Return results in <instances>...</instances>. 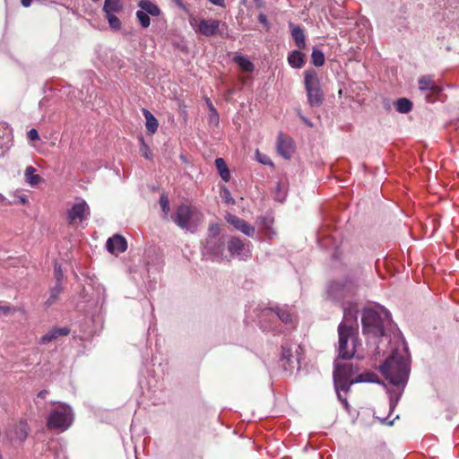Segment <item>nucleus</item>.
Segmentation results:
<instances>
[{"label":"nucleus","mask_w":459,"mask_h":459,"mask_svg":"<svg viewBox=\"0 0 459 459\" xmlns=\"http://www.w3.org/2000/svg\"><path fill=\"white\" fill-rule=\"evenodd\" d=\"M384 377L393 385L404 388L410 375V358L404 345L395 348L392 354L379 367Z\"/></svg>","instance_id":"obj_2"},{"label":"nucleus","mask_w":459,"mask_h":459,"mask_svg":"<svg viewBox=\"0 0 459 459\" xmlns=\"http://www.w3.org/2000/svg\"><path fill=\"white\" fill-rule=\"evenodd\" d=\"M353 382H355V383H380V380H379L377 375H376L375 373L365 372V373L357 375L354 377Z\"/></svg>","instance_id":"obj_28"},{"label":"nucleus","mask_w":459,"mask_h":459,"mask_svg":"<svg viewBox=\"0 0 459 459\" xmlns=\"http://www.w3.org/2000/svg\"><path fill=\"white\" fill-rule=\"evenodd\" d=\"M171 219L179 228L194 232L203 221V214L195 207L181 204L177 208Z\"/></svg>","instance_id":"obj_7"},{"label":"nucleus","mask_w":459,"mask_h":459,"mask_svg":"<svg viewBox=\"0 0 459 459\" xmlns=\"http://www.w3.org/2000/svg\"><path fill=\"white\" fill-rule=\"evenodd\" d=\"M214 164L222 180L229 182L230 179V172L225 160L222 158H217Z\"/></svg>","instance_id":"obj_25"},{"label":"nucleus","mask_w":459,"mask_h":459,"mask_svg":"<svg viewBox=\"0 0 459 459\" xmlns=\"http://www.w3.org/2000/svg\"><path fill=\"white\" fill-rule=\"evenodd\" d=\"M251 242L238 237H231L227 243V248L231 256L246 260L251 256Z\"/></svg>","instance_id":"obj_12"},{"label":"nucleus","mask_w":459,"mask_h":459,"mask_svg":"<svg viewBox=\"0 0 459 459\" xmlns=\"http://www.w3.org/2000/svg\"><path fill=\"white\" fill-rule=\"evenodd\" d=\"M264 231L265 235L269 236V238H271V233L274 234V232L269 227L264 228Z\"/></svg>","instance_id":"obj_49"},{"label":"nucleus","mask_w":459,"mask_h":459,"mask_svg":"<svg viewBox=\"0 0 459 459\" xmlns=\"http://www.w3.org/2000/svg\"><path fill=\"white\" fill-rule=\"evenodd\" d=\"M221 229L218 224H212L209 228V236L208 238H217L220 234Z\"/></svg>","instance_id":"obj_40"},{"label":"nucleus","mask_w":459,"mask_h":459,"mask_svg":"<svg viewBox=\"0 0 459 459\" xmlns=\"http://www.w3.org/2000/svg\"><path fill=\"white\" fill-rule=\"evenodd\" d=\"M254 4L255 7L259 9L265 7V2L264 0H254Z\"/></svg>","instance_id":"obj_46"},{"label":"nucleus","mask_w":459,"mask_h":459,"mask_svg":"<svg viewBox=\"0 0 459 459\" xmlns=\"http://www.w3.org/2000/svg\"><path fill=\"white\" fill-rule=\"evenodd\" d=\"M296 360H299L296 358ZM295 358L292 354V344L289 341H284L281 343V354L278 360L279 367L284 371H291L294 368Z\"/></svg>","instance_id":"obj_15"},{"label":"nucleus","mask_w":459,"mask_h":459,"mask_svg":"<svg viewBox=\"0 0 459 459\" xmlns=\"http://www.w3.org/2000/svg\"><path fill=\"white\" fill-rule=\"evenodd\" d=\"M343 318L338 326V359H351L356 353L358 342V308L350 301L342 303Z\"/></svg>","instance_id":"obj_1"},{"label":"nucleus","mask_w":459,"mask_h":459,"mask_svg":"<svg viewBox=\"0 0 459 459\" xmlns=\"http://www.w3.org/2000/svg\"><path fill=\"white\" fill-rule=\"evenodd\" d=\"M143 113L146 120V129L151 134H153L154 133H156L159 126L158 120L149 110L145 108L143 109Z\"/></svg>","instance_id":"obj_24"},{"label":"nucleus","mask_w":459,"mask_h":459,"mask_svg":"<svg viewBox=\"0 0 459 459\" xmlns=\"http://www.w3.org/2000/svg\"><path fill=\"white\" fill-rule=\"evenodd\" d=\"M106 247L108 252L111 254L124 253L127 248L126 239L121 235L116 234L109 238L106 243Z\"/></svg>","instance_id":"obj_18"},{"label":"nucleus","mask_w":459,"mask_h":459,"mask_svg":"<svg viewBox=\"0 0 459 459\" xmlns=\"http://www.w3.org/2000/svg\"><path fill=\"white\" fill-rule=\"evenodd\" d=\"M0 204H9L10 203L9 202H5L4 196L0 194Z\"/></svg>","instance_id":"obj_51"},{"label":"nucleus","mask_w":459,"mask_h":459,"mask_svg":"<svg viewBox=\"0 0 459 459\" xmlns=\"http://www.w3.org/2000/svg\"><path fill=\"white\" fill-rule=\"evenodd\" d=\"M74 421L72 408L65 403H58L49 413L47 426L50 429L66 430Z\"/></svg>","instance_id":"obj_8"},{"label":"nucleus","mask_w":459,"mask_h":459,"mask_svg":"<svg viewBox=\"0 0 459 459\" xmlns=\"http://www.w3.org/2000/svg\"><path fill=\"white\" fill-rule=\"evenodd\" d=\"M300 117L304 123H306L309 126H312V124L309 122V120L307 118H306L305 117H302V116Z\"/></svg>","instance_id":"obj_50"},{"label":"nucleus","mask_w":459,"mask_h":459,"mask_svg":"<svg viewBox=\"0 0 459 459\" xmlns=\"http://www.w3.org/2000/svg\"><path fill=\"white\" fill-rule=\"evenodd\" d=\"M258 21L260 23H262L267 30L269 29V22L267 20V17L264 13H260L258 15Z\"/></svg>","instance_id":"obj_44"},{"label":"nucleus","mask_w":459,"mask_h":459,"mask_svg":"<svg viewBox=\"0 0 459 459\" xmlns=\"http://www.w3.org/2000/svg\"><path fill=\"white\" fill-rule=\"evenodd\" d=\"M224 242L218 238H207L203 247V255L212 261H222L224 259Z\"/></svg>","instance_id":"obj_11"},{"label":"nucleus","mask_w":459,"mask_h":459,"mask_svg":"<svg viewBox=\"0 0 459 459\" xmlns=\"http://www.w3.org/2000/svg\"><path fill=\"white\" fill-rule=\"evenodd\" d=\"M138 6L140 7L141 11H144L146 13L152 16H159L160 14V9L159 6L150 0L139 1Z\"/></svg>","instance_id":"obj_22"},{"label":"nucleus","mask_w":459,"mask_h":459,"mask_svg":"<svg viewBox=\"0 0 459 459\" xmlns=\"http://www.w3.org/2000/svg\"><path fill=\"white\" fill-rule=\"evenodd\" d=\"M26 182L30 186H37L40 181V177L36 174V169L29 166L25 169Z\"/></svg>","instance_id":"obj_30"},{"label":"nucleus","mask_w":459,"mask_h":459,"mask_svg":"<svg viewBox=\"0 0 459 459\" xmlns=\"http://www.w3.org/2000/svg\"><path fill=\"white\" fill-rule=\"evenodd\" d=\"M281 186L282 184L277 185V192L275 194V199L280 202H283L286 196V193L284 190L281 189Z\"/></svg>","instance_id":"obj_41"},{"label":"nucleus","mask_w":459,"mask_h":459,"mask_svg":"<svg viewBox=\"0 0 459 459\" xmlns=\"http://www.w3.org/2000/svg\"><path fill=\"white\" fill-rule=\"evenodd\" d=\"M108 24L111 29L118 30L121 28V22L115 14L106 15Z\"/></svg>","instance_id":"obj_37"},{"label":"nucleus","mask_w":459,"mask_h":459,"mask_svg":"<svg viewBox=\"0 0 459 459\" xmlns=\"http://www.w3.org/2000/svg\"><path fill=\"white\" fill-rule=\"evenodd\" d=\"M140 141H141L140 152H141L142 155L147 160L152 159V151L150 150L149 146L145 143L143 137L140 138Z\"/></svg>","instance_id":"obj_39"},{"label":"nucleus","mask_w":459,"mask_h":459,"mask_svg":"<svg viewBox=\"0 0 459 459\" xmlns=\"http://www.w3.org/2000/svg\"><path fill=\"white\" fill-rule=\"evenodd\" d=\"M236 63L246 72H252L254 65L247 58L238 56L235 57Z\"/></svg>","instance_id":"obj_33"},{"label":"nucleus","mask_w":459,"mask_h":459,"mask_svg":"<svg viewBox=\"0 0 459 459\" xmlns=\"http://www.w3.org/2000/svg\"><path fill=\"white\" fill-rule=\"evenodd\" d=\"M211 3H212L215 5L218 6H224L225 0H209Z\"/></svg>","instance_id":"obj_47"},{"label":"nucleus","mask_w":459,"mask_h":459,"mask_svg":"<svg viewBox=\"0 0 459 459\" xmlns=\"http://www.w3.org/2000/svg\"><path fill=\"white\" fill-rule=\"evenodd\" d=\"M386 424H388V425H392V424H393V421L386 422Z\"/></svg>","instance_id":"obj_56"},{"label":"nucleus","mask_w":459,"mask_h":459,"mask_svg":"<svg viewBox=\"0 0 459 459\" xmlns=\"http://www.w3.org/2000/svg\"><path fill=\"white\" fill-rule=\"evenodd\" d=\"M277 151L283 158L290 159L294 152L292 139L280 133L277 140Z\"/></svg>","instance_id":"obj_17"},{"label":"nucleus","mask_w":459,"mask_h":459,"mask_svg":"<svg viewBox=\"0 0 459 459\" xmlns=\"http://www.w3.org/2000/svg\"><path fill=\"white\" fill-rule=\"evenodd\" d=\"M32 0H21L22 4L24 7H29L31 4Z\"/></svg>","instance_id":"obj_48"},{"label":"nucleus","mask_w":459,"mask_h":459,"mask_svg":"<svg viewBox=\"0 0 459 459\" xmlns=\"http://www.w3.org/2000/svg\"><path fill=\"white\" fill-rule=\"evenodd\" d=\"M401 390H392L389 391V400H390V410L393 411L394 408L398 403L403 388L400 387Z\"/></svg>","instance_id":"obj_34"},{"label":"nucleus","mask_w":459,"mask_h":459,"mask_svg":"<svg viewBox=\"0 0 459 459\" xmlns=\"http://www.w3.org/2000/svg\"><path fill=\"white\" fill-rule=\"evenodd\" d=\"M90 207L85 201L74 204L67 212L69 224H77L88 219Z\"/></svg>","instance_id":"obj_14"},{"label":"nucleus","mask_w":459,"mask_h":459,"mask_svg":"<svg viewBox=\"0 0 459 459\" xmlns=\"http://www.w3.org/2000/svg\"><path fill=\"white\" fill-rule=\"evenodd\" d=\"M295 315L288 306H276L275 307H264L259 314V325L263 331L281 333L277 323L286 325L288 328L294 327Z\"/></svg>","instance_id":"obj_4"},{"label":"nucleus","mask_w":459,"mask_h":459,"mask_svg":"<svg viewBox=\"0 0 459 459\" xmlns=\"http://www.w3.org/2000/svg\"><path fill=\"white\" fill-rule=\"evenodd\" d=\"M225 219L229 224L232 225L236 230H239L244 235L249 238L255 237L256 230L255 227L247 223L245 220L233 214H227Z\"/></svg>","instance_id":"obj_16"},{"label":"nucleus","mask_w":459,"mask_h":459,"mask_svg":"<svg viewBox=\"0 0 459 459\" xmlns=\"http://www.w3.org/2000/svg\"><path fill=\"white\" fill-rule=\"evenodd\" d=\"M135 14H136V17H137L140 24L142 25V27L147 28L150 26V23H151V20L149 17L150 14H148V13H146V12L141 11V10H138Z\"/></svg>","instance_id":"obj_35"},{"label":"nucleus","mask_w":459,"mask_h":459,"mask_svg":"<svg viewBox=\"0 0 459 459\" xmlns=\"http://www.w3.org/2000/svg\"><path fill=\"white\" fill-rule=\"evenodd\" d=\"M20 203L25 204L27 203V198L25 196H21Z\"/></svg>","instance_id":"obj_53"},{"label":"nucleus","mask_w":459,"mask_h":459,"mask_svg":"<svg viewBox=\"0 0 459 459\" xmlns=\"http://www.w3.org/2000/svg\"><path fill=\"white\" fill-rule=\"evenodd\" d=\"M62 291V286L60 282H56V284L50 290V296L46 301V306H51L58 298L59 294Z\"/></svg>","instance_id":"obj_31"},{"label":"nucleus","mask_w":459,"mask_h":459,"mask_svg":"<svg viewBox=\"0 0 459 459\" xmlns=\"http://www.w3.org/2000/svg\"><path fill=\"white\" fill-rule=\"evenodd\" d=\"M289 26L296 46L299 49H304L306 48V40L302 28L299 25L293 24L292 22H290Z\"/></svg>","instance_id":"obj_21"},{"label":"nucleus","mask_w":459,"mask_h":459,"mask_svg":"<svg viewBox=\"0 0 459 459\" xmlns=\"http://www.w3.org/2000/svg\"><path fill=\"white\" fill-rule=\"evenodd\" d=\"M55 277H56L57 282H60V281L63 278V272L61 269V265L58 264L57 263L55 264Z\"/></svg>","instance_id":"obj_42"},{"label":"nucleus","mask_w":459,"mask_h":459,"mask_svg":"<svg viewBox=\"0 0 459 459\" xmlns=\"http://www.w3.org/2000/svg\"><path fill=\"white\" fill-rule=\"evenodd\" d=\"M395 108L399 113L407 114L412 109V102L406 98H400L395 102Z\"/></svg>","instance_id":"obj_29"},{"label":"nucleus","mask_w":459,"mask_h":459,"mask_svg":"<svg viewBox=\"0 0 459 459\" xmlns=\"http://www.w3.org/2000/svg\"><path fill=\"white\" fill-rule=\"evenodd\" d=\"M221 196L227 204H234L235 201L231 196L230 190L225 186H221Z\"/></svg>","instance_id":"obj_36"},{"label":"nucleus","mask_w":459,"mask_h":459,"mask_svg":"<svg viewBox=\"0 0 459 459\" xmlns=\"http://www.w3.org/2000/svg\"><path fill=\"white\" fill-rule=\"evenodd\" d=\"M30 428L26 421L21 420L14 429L15 438L23 442L29 435Z\"/></svg>","instance_id":"obj_27"},{"label":"nucleus","mask_w":459,"mask_h":459,"mask_svg":"<svg viewBox=\"0 0 459 459\" xmlns=\"http://www.w3.org/2000/svg\"><path fill=\"white\" fill-rule=\"evenodd\" d=\"M159 203L164 213V216L167 217L169 212V201L168 196L165 195H161Z\"/></svg>","instance_id":"obj_38"},{"label":"nucleus","mask_w":459,"mask_h":459,"mask_svg":"<svg viewBox=\"0 0 459 459\" xmlns=\"http://www.w3.org/2000/svg\"><path fill=\"white\" fill-rule=\"evenodd\" d=\"M69 333H70V329L67 327H54L40 338L39 343H41V344L48 343V342L57 339L59 336L68 335Z\"/></svg>","instance_id":"obj_20"},{"label":"nucleus","mask_w":459,"mask_h":459,"mask_svg":"<svg viewBox=\"0 0 459 459\" xmlns=\"http://www.w3.org/2000/svg\"><path fill=\"white\" fill-rule=\"evenodd\" d=\"M260 161H261L263 164H267V163H269V162H268V159H267V158L263 159V160H262V159H260Z\"/></svg>","instance_id":"obj_55"},{"label":"nucleus","mask_w":459,"mask_h":459,"mask_svg":"<svg viewBox=\"0 0 459 459\" xmlns=\"http://www.w3.org/2000/svg\"><path fill=\"white\" fill-rule=\"evenodd\" d=\"M13 308L9 306H0V316H7Z\"/></svg>","instance_id":"obj_45"},{"label":"nucleus","mask_w":459,"mask_h":459,"mask_svg":"<svg viewBox=\"0 0 459 459\" xmlns=\"http://www.w3.org/2000/svg\"><path fill=\"white\" fill-rule=\"evenodd\" d=\"M359 285V281L357 277H346L333 281L327 285L326 297L333 302H343L357 293Z\"/></svg>","instance_id":"obj_6"},{"label":"nucleus","mask_w":459,"mask_h":459,"mask_svg":"<svg viewBox=\"0 0 459 459\" xmlns=\"http://www.w3.org/2000/svg\"><path fill=\"white\" fill-rule=\"evenodd\" d=\"M27 135L30 141H35V140L39 139V133L34 128H31L30 130H29L27 133Z\"/></svg>","instance_id":"obj_43"},{"label":"nucleus","mask_w":459,"mask_h":459,"mask_svg":"<svg viewBox=\"0 0 459 459\" xmlns=\"http://www.w3.org/2000/svg\"><path fill=\"white\" fill-rule=\"evenodd\" d=\"M305 55L299 50H293L288 56V63L293 68H301L304 65Z\"/></svg>","instance_id":"obj_23"},{"label":"nucleus","mask_w":459,"mask_h":459,"mask_svg":"<svg viewBox=\"0 0 459 459\" xmlns=\"http://www.w3.org/2000/svg\"><path fill=\"white\" fill-rule=\"evenodd\" d=\"M391 320L386 308L377 303L369 304L362 309V333L368 338L379 339L385 335V328Z\"/></svg>","instance_id":"obj_3"},{"label":"nucleus","mask_w":459,"mask_h":459,"mask_svg":"<svg viewBox=\"0 0 459 459\" xmlns=\"http://www.w3.org/2000/svg\"><path fill=\"white\" fill-rule=\"evenodd\" d=\"M122 10L120 0H105L103 12L106 15L115 14Z\"/></svg>","instance_id":"obj_26"},{"label":"nucleus","mask_w":459,"mask_h":459,"mask_svg":"<svg viewBox=\"0 0 459 459\" xmlns=\"http://www.w3.org/2000/svg\"><path fill=\"white\" fill-rule=\"evenodd\" d=\"M419 90L424 94L428 102H433L434 97L437 96L442 88L437 85L432 75H423L418 80Z\"/></svg>","instance_id":"obj_13"},{"label":"nucleus","mask_w":459,"mask_h":459,"mask_svg":"<svg viewBox=\"0 0 459 459\" xmlns=\"http://www.w3.org/2000/svg\"><path fill=\"white\" fill-rule=\"evenodd\" d=\"M359 370V367L353 366L352 363H340L338 359L334 360V368L333 373L334 388L338 399L342 402L346 409H348L349 403L347 399L342 396L341 391L344 393L349 392L351 385L355 384V382H353V376H355Z\"/></svg>","instance_id":"obj_5"},{"label":"nucleus","mask_w":459,"mask_h":459,"mask_svg":"<svg viewBox=\"0 0 459 459\" xmlns=\"http://www.w3.org/2000/svg\"><path fill=\"white\" fill-rule=\"evenodd\" d=\"M312 63L315 66H322L325 64V55L324 53L317 49L314 48L311 54Z\"/></svg>","instance_id":"obj_32"},{"label":"nucleus","mask_w":459,"mask_h":459,"mask_svg":"<svg viewBox=\"0 0 459 459\" xmlns=\"http://www.w3.org/2000/svg\"><path fill=\"white\" fill-rule=\"evenodd\" d=\"M13 143V134L11 129L4 124L0 125V149L2 153L10 149Z\"/></svg>","instance_id":"obj_19"},{"label":"nucleus","mask_w":459,"mask_h":459,"mask_svg":"<svg viewBox=\"0 0 459 459\" xmlns=\"http://www.w3.org/2000/svg\"><path fill=\"white\" fill-rule=\"evenodd\" d=\"M260 221H261V223H264V224H266V223H267V221H268L269 223H271V222H272V221H271V220H269V219H267V218H264V217L260 218Z\"/></svg>","instance_id":"obj_52"},{"label":"nucleus","mask_w":459,"mask_h":459,"mask_svg":"<svg viewBox=\"0 0 459 459\" xmlns=\"http://www.w3.org/2000/svg\"><path fill=\"white\" fill-rule=\"evenodd\" d=\"M46 394H47V391H45V390H44V391H41V392H39V397H40V398H44V397H45V395H46Z\"/></svg>","instance_id":"obj_54"},{"label":"nucleus","mask_w":459,"mask_h":459,"mask_svg":"<svg viewBox=\"0 0 459 459\" xmlns=\"http://www.w3.org/2000/svg\"><path fill=\"white\" fill-rule=\"evenodd\" d=\"M189 23L195 33L205 37H213L217 34L223 35L228 28L225 22H221L216 19L191 17Z\"/></svg>","instance_id":"obj_9"},{"label":"nucleus","mask_w":459,"mask_h":459,"mask_svg":"<svg viewBox=\"0 0 459 459\" xmlns=\"http://www.w3.org/2000/svg\"><path fill=\"white\" fill-rule=\"evenodd\" d=\"M304 83L307 100L311 107H319L324 100V94L320 87L317 73L315 70H306L304 73Z\"/></svg>","instance_id":"obj_10"}]
</instances>
